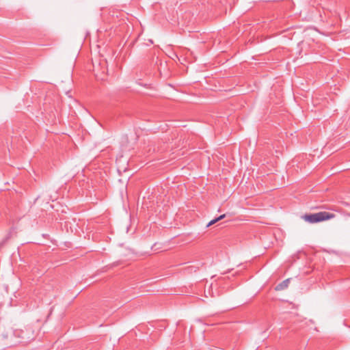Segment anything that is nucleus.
Listing matches in <instances>:
<instances>
[{"label":"nucleus","instance_id":"1","mask_svg":"<svg viewBox=\"0 0 350 350\" xmlns=\"http://www.w3.org/2000/svg\"><path fill=\"white\" fill-rule=\"evenodd\" d=\"M335 215L332 213L321 211L312 214H306L303 216V218L306 221L314 224L333 219Z\"/></svg>","mask_w":350,"mask_h":350},{"label":"nucleus","instance_id":"2","mask_svg":"<svg viewBox=\"0 0 350 350\" xmlns=\"http://www.w3.org/2000/svg\"><path fill=\"white\" fill-rule=\"evenodd\" d=\"M25 332L24 330H16L14 332V335L18 336V338H21L23 342H27L29 340V337L26 338L25 337Z\"/></svg>","mask_w":350,"mask_h":350},{"label":"nucleus","instance_id":"3","mask_svg":"<svg viewBox=\"0 0 350 350\" xmlns=\"http://www.w3.org/2000/svg\"><path fill=\"white\" fill-rule=\"evenodd\" d=\"M289 282H290V279H286V280L282 281L281 283L278 284L275 286V289L276 291H282V290L286 288L288 286Z\"/></svg>","mask_w":350,"mask_h":350},{"label":"nucleus","instance_id":"4","mask_svg":"<svg viewBox=\"0 0 350 350\" xmlns=\"http://www.w3.org/2000/svg\"><path fill=\"white\" fill-rule=\"evenodd\" d=\"M225 217H226V215H225V214H223V215H220V216H219V217H216V218H215V219H212L211 221H209V222L208 223V224L206 225V227H209V226H212V225L215 224V223H217V221H220V220L223 219Z\"/></svg>","mask_w":350,"mask_h":350}]
</instances>
